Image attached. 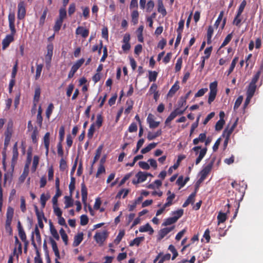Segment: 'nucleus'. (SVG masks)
Masks as SVG:
<instances>
[{"instance_id":"obj_1","label":"nucleus","mask_w":263,"mask_h":263,"mask_svg":"<svg viewBox=\"0 0 263 263\" xmlns=\"http://www.w3.org/2000/svg\"><path fill=\"white\" fill-rule=\"evenodd\" d=\"M214 163V159H213L206 166L203 167V169L200 171V177L198 180V183H201L205 179L207 176L211 172Z\"/></svg>"},{"instance_id":"obj_2","label":"nucleus","mask_w":263,"mask_h":263,"mask_svg":"<svg viewBox=\"0 0 263 263\" xmlns=\"http://www.w3.org/2000/svg\"><path fill=\"white\" fill-rule=\"evenodd\" d=\"M199 149H200L199 154L198 157L196 158V161H195V164L196 165L198 164L201 162V161L202 160L203 157L205 156V155L207 152L208 148L206 147H205L203 148H201V147L200 146H196L192 148V151L196 152V155L198 154V151Z\"/></svg>"},{"instance_id":"obj_3","label":"nucleus","mask_w":263,"mask_h":263,"mask_svg":"<svg viewBox=\"0 0 263 263\" xmlns=\"http://www.w3.org/2000/svg\"><path fill=\"white\" fill-rule=\"evenodd\" d=\"M107 232L105 230L101 232H96L94 239L98 243L102 245L107 237Z\"/></svg>"},{"instance_id":"obj_4","label":"nucleus","mask_w":263,"mask_h":263,"mask_svg":"<svg viewBox=\"0 0 263 263\" xmlns=\"http://www.w3.org/2000/svg\"><path fill=\"white\" fill-rule=\"evenodd\" d=\"M18 10H17V18L18 20L23 19L26 15V7L24 2L21 1L18 4Z\"/></svg>"},{"instance_id":"obj_5","label":"nucleus","mask_w":263,"mask_h":263,"mask_svg":"<svg viewBox=\"0 0 263 263\" xmlns=\"http://www.w3.org/2000/svg\"><path fill=\"white\" fill-rule=\"evenodd\" d=\"M154 116L151 114H149L148 115V117L147 118V122L149 124V127L150 128H155L157 127L159 124L160 122L159 121H155L154 120Z\"/></svg>"},{"instance_id":"obj_6","label":"nucleus","mask_w":263,"mask_h":263,"mask_svg":"<svg viewBox=\"0 0 263 263\" xmlns=\"http://www.w3.org/2000/svg\"><path fill=\"white\" fill-rule=\"evenodd\" d=\"M89 31L82 26H78L76 30V34L80 35L82 37L86 39L89 35Z\"/></svg>"},{"instance_id":"obj_7","label":"nucleus","mask_w":263,"mask_h":263,"mask_svg":"<svg viewBox=\"0 0 263 263\" xmlns=\"http://www.w3.org/2000/svg\"><path fill=\"white\" fill-rule=\"evenodd\" d=\"M174 229V226H172L168 228H164L163 229H161L159 231V237L158 239L159 240L163 238L168 233L171 232Z\"/></svg>"},{"instance_id":"obj_8","label":"nucleus","mask_w":263,"mask_h":263,"mask_svg":"<svg viewBox=\"0 0 263 263\" xmlns=\"http://www.w3.org/2000/svg\"><path fill=\"white\" fill-rule=\"evenodd\" d=\"M14 40L13 35H7L5 37V39H3L2 41V47L3 49H5L7 47H8L10 43H11Z\"/></svg>"},{"instance_id":"obj_9","label":"nucleus","mask_w":263,"mask_h":263,"mask_svg":"<svg viewBox=\"0 0 263 263\" xmlns=\"http://www.w3.org/2000/svg\"><path fill=\"white\" fill-rule=\"evenodd\" d=\"M81 194H82V200L84 203L86 202L87 198V189L84 183L83 182L81 184Z\"/></svg>"},{"instance_id":"obj_10","label":"nucleus","mask_w":263,"mask_h":263,"mask_svg":"<svg viewBox=\"0 0 263 263\" xmlns=\"http://www.w3.org/2000/svg\"><path fill=\"white\" fill-rule=\"evenodd\" d=\"M50 133H46L44 136V144L46 148V154L48 155L49 152V144H50Z\"/></svg>"},{"instance_id":"obj_11","label":"nucleus","mask_w":263,"mask_h":263,"mask_svg":"<svg viewBox=\"0 0 263 263\" xmlns=\"http://www.w3.org/2000/svg\"><path fill=\"white\" fill-rule=\"evenodd\" d=\"M50 242L52 250L54 253L55 256L57 258H60V252H59L58 247L56 242L51 237L50 238Z\"/></svg>"},{"instance_id":"obj_12","label":"nucleus","mask_w":263,"mask_h":263,"mask_svg":"<svg viewBox=\"0 0 263 263\" xmlns=\"http://www.w3.org/2000/svg\"><path fill=\"white\" fill-rule=\"evenodd\" d=\"M236 125H237V121H235V122L232 125L231 127H230V128L227 127L224 129V130L223 131V134L225 135L226 136V137H227V139H229L231 134L233 132V130H234V128H235Z\"/></svg>"},{"instance_id":"obj_13","label":"nucleus","mask_w":263,"mask_h":263,"mask_svg":"<svg viewBox=\"0 0 263 263\" xmlns=\"http://www.w3.org/2000/svg\"><path fill=\"white\" fill-rule=\"evenodd\" d=\"M83 239V233H80L76 235L74 237V241L73 242V247H77L78 246L81 242L82 241Z\"/></svg>"},{"instance_id":"obj_14","label":"nucleus","mask_w":263,"mask_h":263,"mask_svg":"<svg viewBox=\"0 0 263 263\" xmlns=\"http://www.w3.org/2000/svg\"><path fill=\"white\" fill-rule=\"evenodd\" d=\"M50 198V196L49 193H47L46 194L43 193L41 194V197H40V202H41L42 208L43 209L45 208L47 201Z\"/></svg>"},{"instance_id":"obj_15","label":"nucleus","mask_w":263,"mask_h":263,"mask_svg":"<svg viewBox=\"0 0 263 263\" xmlns=\"http://www.w3.org/2000/svg\"><path fill=\"white\" fill-rule=\"evenodd\" d=\"M158 11L163 16L166 15L167 12L162 0H158Z\"/></svg>"},{"instance_id":"obj_16","label":"nucleus","mask_w":263,"mask_h":263,"mask_svg":"<svg viewBox=\"0 0 263 263\" xmlns=\"http://www.w3.org/2000/svg\"><path fill=\"white\" fill-rule=\"evenodd\" d=\"M196 196V192L192 193L185 200L182 205L183 208L187 206L190 203H193L194 202L195 197Z\"/></svg>"},{"instance_id":"obj_17","label":"nucleus","mask_w":263,"mask_h":263,"mask_svg":"<svg viewBox=\"0 0 263 263\" xmlns=\"http://www.w3.org/2000/svg\"><path fill=\"white\" fill-rule=\"evenodd\" d=\"M65 208L67 209L71 207L73 205V200L72 199V196L70 194L69 196H65Z\"/></svg>"},{"instance_id":"obj_18","label":"nucleus","mask_w":263,"mask_h":263,"mask_svg":"<svg viewBox=\"0 0 263 263\" xmlns=\"http://www.w3.org/2000/svg\"><path fill=\"white\" fill-rule=\"evenodd\" d=\"M103 145H100L98 148L96 150V154H95V156L93 158V161H92V166L98 160V159H99L100 156H101V153H102V151L103 149Z\"/></svg>"},{"instance_id":"obj_19","label":"nucleus","mask_w":263,"mask_h":263,"mask_svg":"<svg viewBox=\"0 0 263 263\" xmlns=\"http://www.w3.org/2000/svg\"><path fill=\"white\" fill-rule=\"evenodd\" d=\"M14 214V209L11 206H8L6 212V221H12Z\"/></svg>"},{"instance_id":"obj_20","label":"nucleus","mask_w":263,"mask_h":263,"mask_svg":"<svg viewBox=\"0 0 263 263\" xmlns=\"http://www.w3.org/2000/svg\"><path fill=\"white\" fill-rule=\"evenodd\" d=\"M49 225H50V233H51L52 236L56 240H59L60 239V236L59 235V234H58L57 230L53 226L51 221H50Z\"/></svg>"},{"instance_id":"obj_21","label":"nucleus","mask_w":263,"mask_h":263,"mask_svg":"<svg viewBox=\"0 0 263 263\" xmlns=\"http://www.w3.org/2000/svg\"><path fill=\"white\" fill-rule=\"evenodd\" d=\"M214 29L212 26H209L207 30V44H211L212 43V37L213 34Z\"/></svg>"},{"instance_id":"obj_22","label":"nucleus","mask_w":263,"mask_h":263,"mask_svg":"<svg viewBox=\"0 0 263 263\" xmlns=\"http://www.w3.org/2000/svg\"><path fill=\"white\" fill-rule=\"evenodd\" d=\"M139 231L141 232L149 231L150 234H152L154 233V230L148 223L143 226L140 227L139 228Z\"/></svg>"},{"instance_id":"obj_23","label":"nucleus","mask_w":263,"mask_h":263,"mask_svg":"<svg viewBox=\"0 0 263 263\" xmlns=\"http://www.w3.org/2000/svg\"><path fill=\"white\" fill-rule=\"evenodd\" d=\"M238 59H239L238 57H235L233 59L232 63L231 64V65H230L228 70L227 71V72H228L227 75L228 76L230 75L234 70V69L236 66L237 62L238 61Z\"/></svg>"},{"instance_id":"obj_24","label":"nucleus","mask_w":263,"mask_h":263,"mask_svg":"<svg viewBox=\"0 0 263 263\" xmlns=\"http://www.w3.org/2000/svg\"><path fill=\"white\" fill-rule=\"evenodd\" d=\"M136 176L138 178L137 182H143L145 181L147 179V174H145V172L141 171L139 172L136 174Z\"/></svg>"},{"instance_id":"obj_25","label":"nucleus","mask_w":263,"mask_h":263,"mask_svg":"<svg viewBox=\"0 0 263 263\" xmlns=\"http://www.w3.org/2000/svg\"><path fill=\"white\" fill-rule=\"evenodd\" d=\"M179 89V86L178 84V82H176L170 89L167 96L169 97H172Z\"/></svg>"},{"instance_id":"obj_26","label":"nucleus","mask_w":263,"mask_h":263,"mask_svg":"<svg viewBox=\"0 0 263 263\" xmlns=\"http://www.w3.org/2000/svg\"><path fill=\"white\" fill-rule=\"evenodd\" d=\"M144 237L143 236L138 237L135 238L129 243V246L132 247L134 246H139L141 241H143Z\"/></svg>"},{"instance_id":"obj_27","label":"nucleus","mask_w":263,"mask_h":263,"mask_svg":"<svg viewBox=\"0 0 263 263\" xmlns=\"http://www.w3.org/2000/svg\"><path fill=\"white\" fill-rule=\"evenodd\" d=\"M256 89V85L249 84L247 90V95L253 97L255 93Z\"/></svg>"},{"instance_id":"obj_28","label":"nucleus","mask_w":263,"mask_h":263,"mask_svg":"<svg viewBox=\"0 0 263 263\" xmlns=\"http://www.w3.org/2000/svg\"><path fill=\"white\" fill-rule=\"evenodd\" d=\"M63 22V20L59 18H57L53 26V30L55 32L59 31L62 25Z\"/></svg>"},{"instance_id":"obj_29","label":"nucleus","mask_w":263,"mask_h":263,"mask_svg":"<svg viewBox=\"0 0 263 263\" xmlns=\"http://www.w3.org/2000/svg\"><path fill=\"white\" fill-rule=\"evenodd\" d=\"M157 145V143L153 142L149 144L147 146L141 149V153L143 154L149 152L152 149L155 148Z\"/></svg>"},{"instance_id":"obj_30","label":"nucleus","mask_w":263,"mask_h":263,"mask_svg":"<svg viewBox=\"0 0 263 263\" xmlns=\"http://www.w3.org/2000/svg\"><path fill=\"white\" fill-rule=\"evenodd\" d=\"M212 254V251L210 249H203L200 253L204 259H208Z\"/></svg>"},{"instance_id":"obj_31","label":"nucleus","mask_w":263,"mask_h":263,"mask_svg":"<svg viewBox=\"0 0 263 263\" xmlns=\"http://www.w3.org/2000/svg\"><path fill=\"white\" fill-rule=\"evenodd\" d=\"M41 95V88L40 86H37L35 87L34 95L33 97V102L36 103H37L39 101L40 97Z\"/></svg>"},{"instance_id":"obj_32","label":"nucleus","mask_w":263,"mask_h":263,"mask_svg":"<svg viewBox=\"0 0 263 263\" xmlns=\"http://www.w3.org/2000/svg\"><path fill=\"white\" fill-rule=\"evenodd\" d=\"M53 46L52 44H49L47 46V53L45 58L52 59L53 54Z\"/></svg>"},{"instance_id":"obj_33","label":"nucleus","mask_w":263,"mask_h":263,"mask_svg":"<svg viewBox=\"0 0 263 263\" xmlns=\"http://www.w3.org/2000/svg\"><path fill=\"white\" fill-rule=\"evenodd\" d=\"M43 65V64H37L36 65V71H35V80H38L41 74V72L42 71Z\"/></svg>"},{"instance_id":"obj_34","label":"nucleus","mask_w":263,"mask_h":263,"mask_svg":"<svg viewBox=\"0 0 263 263\" xmlns=\"http://www.w3.org/2000/svg\"><path fill=\"white\" fill-rule=\"evenodd\" d=\"M158 72L156 71H148V79L149 82H155L157 78Z\"/></svg>"},{"instance_id":"obj_35","label":"nucleus","mask_w":263,"mask_h":263,"mask_svg":"<svg viewBox=\"0 0 263 263\" xmlns=\"http://www.w3.org/2000/svg\"><path fill=\"white\" fill-rule=\"evenodd\" d=\"M227 219V214L222 212H219L217 216L218 223L224 222Z\"/></svg>"},{"instance_id":"obj_36","label":"nucleus","mask_w":263,"mask_h":263,"mask_svg":"<svg viewBox=\"0 0 263 263\" xmlns=\"http://www.w3.org/2000/svg\"><path fill=\"white\" fill-rule=\"evenodd\" d=\"M34 209H35V214L36 215L37 220H41V219L43 220V219L46 220V218L45 217L44 214L43 212H42V211L40 212L38 209L37 206L36 205H35Z\"/></svg>"},{"instance_id":"obj_37","label":"nucleus","mask_w":263,"mask_h":263,"mask_svg":"<svg viewBox=\"0 0 263 263\" xmlns=\"http://www.w3.org/2000/svg\"><path fill=\"white\" fill-rule=\"evenodd\" d=\"M131 16L132 18V22L134 25L137 24L138 22V17H139V12L136 10L132 12L131 14Z\"/></svg>"},{"instance_id":"obj_38","label":"nucleus","mask_w":263,"mask_h":263,"mask_svg":"<svg viewBox=\"0 0 263 263\" xmlns=\"http://www.w3.org/2000/svg\"><path fill=\"white\" fill-rule=\"evenodd\" d=\"M103 120V119L102 115L101 114L97 115V120L96 121V122L94 123L95 125H96L97 126L98 128H100L102 125Z\"/></svg>"},{"instance_id":"obj_39","label":"nucleus","mask_w":263,"mask_h":263,"mask_svg":"<svg viewBox=\"0 0 263 263\" xmlns=\"http://www.w3.org/2000/svg\"><path fill=\"white\" fill-rule=\"evenodd\" d=\"M177 221V220H176V217H169L165 220L164 222L162 224V226H166L171 225L172 224L175 223Z\"/></svg>"},{"instance_id":"obj_40","label":"nucleus","mask_w":263,"mask_h":263,"mask_svg":"<svg viewBox=\"0 0 263 263\" xmlns=\"http://www.w3.org/2000/svg\"><path fill=\"white\" fill-rule=\"evenodd\" d=\"M29 173L28 167L26 165L24 168L23 174L21 175L19 178V180L21 182H23L25 180L26 177L27 176Z\"/></svg>"},{"instance_id":"obj_41","label":"nucleus","mask_w":263,"mask_h":263,"mask_svg":"<svg viewBox=\"0 0 263 263\" xmlns=\"http://www.w3.org/2000/svg\"><path fill=\"white\" fill-rule=\"evenodd\" d=\"M53 109H54L53 104L52 103H50L48 105V107L46 110V116L48 119H49L50 116L52 113Z\"/></svg>"},{"instance_id":"obj_42","label":"nucleus","mask_w":263,"mask_h":263,"mask_svg":"<svg viewBox=\"0 0 263 263\" xmlns=\"http://www.w3.org/2000/svg\"><path fill=\"white\" fill-rule=\"evenodd\" d=\"M168 249L173 253L172 260H174L178 255L177 251L173 245H170Z\"/></svg>"},{"instance_id":"obj_43","label":"nucleus","mask_w":263,"mask_h":263,"mask_svg":"<svg viewBox=\"0 0 263 263\" xmlns=\"http://www.w3.org/2000/svg\"><path fill=\"white\" fill-rule=\"evenodd\" d=\"M60 234L61 237H62L63 241L64 242L65 245H67L68 243V236H67V234L66 233L65 230L63 228H61L60 229Z\"/></svg>"},{"instance_id":"obj_44","label":"nucleus","mask_w":263,"mask_h":263,"mask_svg":"<svg viewBox=\"0 0 263 263\" xmlns=\"http://www.w3.org/2000/svg\"><path fill=\"white\" fill-rule=\"evenodd\" d=\"M67 16V12L66 10V7H62L59 10V18H61L63 20H64Z\"/></svg>"},{"instance_id":"obj_45","label":"nucleus","mask_w":263,"mask_h":263,"mask_svg":"<svg viewBox=\"0 0 263 263\" xmlns=\"http://www.w3.org/2000/svg\"><path fill=\"white\" fill-rule=\"evenodd\" d=\"M95 131V123H93L91 124L90 126V127L88 129V133H87V137L89 138V139H92L94 133Z\"/></svg>"},{"instance_id":"obj_46","label":"nucleus","mask_w":263,"mask_h":263,"mask_svg":"<svg viewBox=\"0 0 263 263\" xmlns=\"http://www.w3.org/2000/svg\"><path fill=\"white\" fill-rule=\"evenodd\" d=\"M47 12H48V9H47V8H46L44 9L41 16L40 17V21H39V24L41 26H42L45 23V18L46 17Z\"/></svg>"},{"instance_id":"obj_47","label":"nucleus","mask_w":263,"mask_h":263,"mask_svg":"<svg viewBox=\"0 0 263 263\" xmlns=\"http://www.w3.org/2000/svg\"><path fill=\"white\" fill-rule=\"evenodd\" d=\"M125 235V231L124 230H121L119 232L118 235H117L116 238L115 239L114 242L116 245H118L120 241H121L122 238Z\"/></svg>"},{"instance_id":"obj_48","label":"nucleus","mask_w":263,"mask_h":263,"mask_svg":"<svg viewBox=\"0 0 263 263\" xmlns=\"http://www.w3.org/2000/svg\"><path fill=\"white\" fill-rule=\"evenodd\" d=\"M126 104L128 105V107L125 109L124 113L126 115H128L133 109L134 102L132 100H127L126 101Z\"/></svg>"},{"instance_id":"obj_49","label":"nucleus","mask_w":263,"mask_h":263,"mask_svg":"<svg viewBox=\"0 0 263 263\" xmlns=\"http://www.w3.org/2000/svg\"><path fill=\"white\" fill-rule=\"evenodd\" d=\"M154 6H155V3L153 1L151 0V1H148L146 4V5L145 6L146 12H151L153 10V9H154Z\"/></svg>"},{"instance_id":"obj_50","label":"nucleus","mask_w":263,"mask_h":263,"mask_svg":"<svg viewBox=\"0 0 263 263\" xmlns=\"http://www.w3.org/2000/svg\"><path fill=\"white\" fill-rule=\"evenodd\" d=\"M232 36H233L232 33H231L229 34L228 35H227V36L224 39L223 43L221 45L220 48H221L224 47L225 46H226L227 44H228L229 43V42L231 41V40L232 38Z\"/></svg>"},{"instance_id":"obj_51","label":"nucleus","mask_w":263,"mask_h":263,"mask_svg":"<svg viewBox=\"0 0 263 263\" xmlns=\"http://www.w3.org/2000/svg\"><path fill=\"white\" fill-rule=\"evenodd\" d=\"M129 192V190L128 189H122L118 193V194L116 196V197L120 198L121 196L122 195H123V198H125L127 196V195H128Z\"/></svg>"},{"instance_id":"obj_52","label":"nucleus","mask_w":263,"mask_h":263,"mask_svg":"<svg viewBox=\"0 0 263 263\" xmlns=\"http://www.w3.org/2000/svg\"><path fill=\"white\" fill-rule=\"evenodd\" d=\"M225 123V121L223 119H220L217 122L215 125V130L219 131L222 129L223 125Z\"/></svg>"},{"instance_id":"obj_53","label":"nucleus","mask_w":263,"mask_h":263,"mask_svg":"<svg viewBox=\"0 0 263 263\" xmlns=\"http://www.w3.org/2000/svg\"><path fill=\"white\" fill-rule=\"evenodd\" d=\"M64 136H65V127L64 126H61L59 129L60 141L59 143H62V141L64 140Z\"/></svg>"},{"instance_id":"obj_54","label":"nucleus","mask_w":263,"mask_h":263,"mask_svg":"<svg viewBox=\"0 0 263 263\" xmlns=\"http://www.w3.org/2000/svg\"><path fill=\"white\" fill-rule=\"evenodd\" d=\"M38 134V130L37 127H35L31 134V138L33 143H36L37 142V135Z\"/></svg>"},{"instance_id":"obj_55","label":"nucleus","mask_w":263,"mask_h":263,"mask_svg":"<svg viewBox=\"0 0 263 263\" xmlns=\"http://www.w3.org/2000/svg\"><path fill=\"white\" fill-rule=\"evenodd\" d=\"M223 14H224V12L223 11H221L219 15H218V17L217 18V19L216 20V22H215V24L214 25V27L216 28H217L220 23V22H221L222 20V18H223Z\"/></svg>"},{"instance_id":"obj_56","label":"nucleus","mask_w":263,"mask_h":263,"mask_svg":"<svg viewBox=\"0 0 263 263\" xmlns=\"http://www.w3.org/2000/svg\"><path fill=\"white\" fill-rule=\"evenodd\" d=\"M243 100V97L242 96H239L235 101L234 105V110H236L239 107Z\"/></svg>"},{"instance_id":"obj_57","label":"nucleus","mask_w":263,"mask_h":263,"mask_svg":"<svg viewBox=\"0 0 263 263\" xmlns=\"http://www.w3.org/2000/svg\"><path fill=\"white\" fill-rule=\"evenodd\" d=\"M241 14H238V13H236V15L233 21V24L236 26H239L241 22V19L240 18L241 16Z\"/></svg>"},{"instance_id":"obj_58","label":"nucleus","mask_w":263,"mask_h":263,"mask_svg":"<svg viewBox=\"0 0 263 263\" xmlns=\"http://www.w3.org/2000/svg\"><path fill=\"white\" fill-rule=\"evenodd\" d=\"M247 5V1L246 0H243L240 3L238 9L237 10V13L238 14H242V12L244 10V9Z\"/></svg>"},{"instance_id":"obj_59","label":"nucleus","mask_w":263,"mask_h":263,"mask_svg":"<svg viewBox=\"0 0 263 263\" xmlns=\"http://www.w3.org/2000/svg\"><path fill=\"white\" fill-rule=\"evenodd\" d=\"M217 91H210L208 98V103L211 104L215 100Z\"/></svg>"},{"instance_id":"obj_60","label":"nucleus","mask_w":263,"mask_h":263,"mask_svg":"<svg viewBox=\"0 0 263 263\" xmlns=\"http://www.w3.org/2000/svg\"><path fill=\"white\" fill-rule=\"evenodd\" d=\"M184 20L181 19L178 23V27L177 29V32L182 33L184 28Z\"/></svg>"},{"instance_id":"obj_61","label":"nucleus","mask_w":263,"mask_h":263,"mask_svg":"<svg viewBox=\"0 0 263 263\" xmlns=\"http://www.w3.org/2000/svg\"><path fill=\"white\" fill-rule=\"evenodd\" d=\"M212 46H210L209 47H207L204 51V53L205 54V56L202 57V58L208 59L211 54L212 51Z\"/></svg>"},{"instance_id":"obj_62","label":"nucleus","mask_w":263,"mask_h":263,"mask_svg":"<svg viewBox=\"0 0 263 263\" xmlns=\"http://www.w3.org/2000/svg\"><path fill=\"white\" fill-rule=\"evenodd\" d=\"M208 90V89L207 88H201L199 89L197 92L195 93V97L198 98L203 96Z\"/></svg>"},{"instance_id":"obj_63","label":"nucleus","mask_w":263,"mask_h":263,"mask_svg":"<svg viewBox=\"0 0 263 263\" xmlns=\"http://www.w3.org/2000/svg\"><path fill=\"white\" fill-rule=\"evenodd\" d=\"M261 71H258L256 72V73L253 76L251 82L250 83V84L256 85V82L258 81L260 75Z\"/></svg>"},{"instance_id":"obj_64","label":"nucleus","mask_w":263,"mask_h":263,"mask_svg":"<svg viewBox=\"0 0 263 263\" xmlns=\"http://www.w3.org/2000/svg\"><path fill=\"white\" fill-rule=\"evenodd\" d=\"M88 222V218L86 215H82L80 217V223L82 226H85Z\"/></svg>"}]
</instances>
